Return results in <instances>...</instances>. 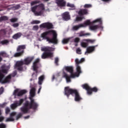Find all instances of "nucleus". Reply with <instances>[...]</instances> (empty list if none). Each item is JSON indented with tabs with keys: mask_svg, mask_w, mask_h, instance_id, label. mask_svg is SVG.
I'll list each match as a JSON object with an SVG mask.
<instances>
[{
	"mask_svg": "<svg viewBox=\"0 0 128 128\" xmlns=\"http://www.w3.org/2000/svg\"><path fill=\"white\" fill-rule=\"evenodd\" d=\"M84 8H92V4H86L84 5Z\"/></svg>",
	"mask_w": 128,
	"mask_h": 128,
	"instance_id": "nucleus-36",
	"label": "nucleus"
},
{
	"mask_svg": "<svg viewBox=\"0 0 128 128\" xmlns=\"http://www.w3.org/2000/svg\"><path fill=\"white\" fill-rule=\"evenodd\" d=\"M4 119V117L2 116H0V122H2L3 120Z\"/></svg>",
	"mask_w": 128,
	"mask_h": 128,
	"instance_id": "nucleus-45",
	"label": "nucleus"
},
{
	"mask_svg": "<svg viewBox=\"0 0 128 128\" xmlns=\"http://www.w3.org/2000/svg\"><path fill=\"white\" fill-rule=\"evenodd\" d=\"M58 34L56 31L50 30L42 34L41 38H42L43 40H46V41L48 42L56 44H58V38H56Z\"/></svg>",
	"mask_w": 128,
	"mask_h": 128,
	"instance_id": "nucleus-4",
	"label": "nucleus"
},
{
	"mask_svg": "<svg viewBox=\"0 0 128 128\" xmlns=\"http://www.w3.org/2000/svg\"><path fill=\"white\" fill-rule=\"evenodd\" d=\"M34 58V56L28 57L26 58L24 61H18L16 62L14 68L16 70H22V64H30V63L32 62Z\"/></svg>",
	"mask_w": 128,
	"mask_h": 128,
	"instance_id": "nucleus-9",
	"label": "nucleus"
},
{
	"mask_svg": "<svg viewBox=\"0 0 128 128\" xmlns=\"http://www.w3.org/2000/svg\"><path fill=\"white\" fill-rule=\"evenodd\" d=\"M10 68V65L6 66V65H3L2 66V71L0 70V82L2 84H6V82H10L12 77H14L16 76V72L15 71L12 74L8 75L5 79L4 75L3 74H8V70Z\"/></svg>",
	"mask_w": 128,
	"mask_h": 128,
	"instance_id": "nucleus-3",
	"label": "nucleus"
},
{
	"mask_svg": "<svg viewBox=\"0 0 128 128\" xmlns=\"http://www.w3.org/2000/svg\"><path fill=\"white\" fill-rule=\"evenodd\" d=\"M24 102V99H20L19 102H16L14 104H11V108L14 110L16 107L20 106Z\"/></svg>",
	"mask_w": 128,
	"mask_h": 128,
	"instance_id": "nucleus-17",
	"label": "nucleus"
},
{
	"mask_svg": "<svg viewBox=\"0 0 128 128\" xmlns=\"http://www.w3.org/2000/svg\"><path fill=\"white\" fill-rule=\"evenodd\" d=\"M96 46H90L86 48V51L85 52V54H92L93 52H94V48Z\"/></svg>",
	"mask_w": 128,
	"mask_h": 128,
	"instance_id": "nucleus-19",
	"label": "nucleus"
},
{
	"mask_svg": "<svg viewBox=\"0 0 128 128\" xmlns=\"http://www.w3.org/2000/svg\"><path fill=\"white\" fill-rule=\"evenodd\" d=\"M2 114V110H0V116Z\"/></svg>",
	"mask_w": 128,
	"mask_h": 128,
	"instance_id": "nucleus-50",
	"label": "nucleus"
},
{
	"mask_svg": "<svg viewBox=\"0 0 128 128\" xmlns=\"http://www.w3.org/2000/svg\"><path fill=\"white\" fill-rule=\"evenodd\" d=\"M62 18L64 20H68L70 18L68 12H65L62 15Z\"/></svg>",
	"mask_w": 128,
	"mask_h": 128,
	"instance_id": "nucleus-21",
	"label": "nucleus"
},
{
	"mask_svg": "<svg viewBox=\"0 0 128 128\" xmlns=\"http://www.w3.org/2000/svg\"><path fill=\"white\" fill-rule=\"evenodd\" d=\"M88 46V42H82L81 43V46H82V48H86Z\"/></svg>",
	"mask_w": 128,
	"mask_h": 128,
	"instance_id": "nucleus-30",
	"label": "nucleus"
},
{
	"mask_svg": "<svg viewBox=\"0 0 128 128\" xmlns=\"http://www.w3.org/2000/svg\"><path fill=\"white\" fill-rule=\"evenodd\" d=\"M40 62V58H37L33 63L32 68L34 70H36L40 66L38 62Z\"/></svg>",
	"mask_w": 128,
	"mask_h": 128,
	"instance_id": "nucleus-18",
	"label": "nucleus"
},
{
	"mask_svg": "<svg viewBox=\"0 0 128 128\" xmlns=\"http://www.w3.org/2000/svg\"><path fill=\"white\" fill-rule=\"evenodd\" d=\"M0 62H2V57L0 56Z\"/></svg>",
	"mask_w": 128,
	"mask_h": 128,
	"instance_id": "nucleus-51",
	"label": "nucleus"
},
{
	"mask_svg": "<svg viewBox=\"0 0 128 128\" xmlns=\"http://www.w3.org/2000/svg\"><path fill=\"white\" fill-rule=\"evenodd\" d=\"M40 28H48V30H50L52 28V24L50 22L43 23L40 24Z\"/></svg>",
	"mask_w": 128,
	"mask_h": 128,
	"instance_id": "nucleus-16",
	"label": "nucleus"
},
{
	"mask_svg": "<svg viewBox=\"0 0 128 128\" xmlns=\"http://www.w3.org/2000/svg\"><path fill=\"white\" fill-rule=\"evenodd\" d=\"M84 42H86L88 44H94L95 40H84Z\"/></svg>",
	"mask_w": 128,
	"mask_h": 128,
	"instance_id": "nucleus-28",
	"label": "nucleus"
},
{
	"mask_svg": "<svg viewBox=\"0 0 128 128\" xmlns=\"http://www.w3.org/2000/svg\"><path fill=\"white\" fill-rule=\"evenodd\" d=\"M64 94L68 98L70 96V94H72V96H74V100L76 102H80V100H82V98L80 96L78 90H72L70 88V87H66L64 88Z\"/></svg>",
	"mask_w": 128,
	"mask_h": 128,
	"instance_id": "nucleus-5",
	"label": "nucleus"
},
{
	"mask_svg": "<svg viewBox=\"0 0 128 128\" xmlns=\"http://www.w3.org/2000/svg\"><path fill=\"white\" fill-rule=\"evenodd\" d=\"M76 52L78 54H82V50H80V48H77L76 50Z\"/></svg>",
	"mask_w": 128,
	"mask_h": 128,
	"instance_id": "nucleus-32",
	"label": "nucleus"
},
{
	"mask_svg": "<svg viewBox=\"0 0 128 128\" xmlns=\"http://www.w3.org/2000/svg\"><path fill=\"white\" fill-rule=\"evenodd\" d=\"M9 42L8 40H4L3 41H2L0 42V44H8Z\"/></svg>",
	"mask_w": 128,
	"mask_h": 128,
	"instance_id": "nucleus-31",
	"label": "nucleus"
},
{
	"mask_svg": "<svg viewBox=\"0 0 128 128\" xmlns=\"http://www.w3.org/2000/svg\"><path fill=\"white\" fill-rule=\"evenodd\" d=\"M32 76L34 78V80H36V74H32Z\"/></svg>",
	"mask_w": 128,
	"mask_h": 128,
	"instance_id": "nucleus-44",
	"label": "nucleus"
},
{
	"mask_svg": "<svg viewBox=\"0 0 128 128\" xmlns=\"http://www.w3.org/2000/svg\"><path fill=\"white\" fill-rule=\"evenodd\" d=\"M82 88L87 90L88 94H92V92H98V88H96L95 87L92 88L88 84L82 85Z\"/></svg>",
	"mask_w": 128,
	"mask_h": 128,
	"instance_id": "nucleus-13",
	"label": "nucleus"
},
{
	"mask_svg": "<svg viewBox=\"0 0 128 128\" xmlns=\"http://www.w3.org/2000/svg\"><path fill=\"white\" fill-rule=\"evenodd\" d=\"M30 88H31V89L30 92L29 98L30 100V103H29L28 101H26L24 104V106L20 108V110L23 114H26L28 108H32L34 110H36L38 106V103L34 102V99H33V98L36 96V88L32 86H30Z\"/></svg>",
	"mask_w": 128,
	"mask_h": 128,
	"instance_id": "nucleus-2",
	"label": "nucleus"
},
{
	"mask_svg": "<svg viewBox=\"0 0 128 128\" xmlns=\"http://www.w3.org/2000/svg\"><path fill=\"white\" fill-rule=\"evenodd\" d=\"M90 33H87L85 34H80L79 36H90Z\"/></svg>",
	"mask_w": 128,
	"mask_h": 128,
	"instance_id": "nucleus-41",
	"label": "nucleus"
},
{
	"mask_svg": "<svg viewBox=\"0 0 128 128\" xmlns=\"http://www.w3.org/2000/svg\"><path fill=\"white\" fill-rule=\"evenodd\" d=\"M56 4L60 8H63V6H66V2L64 0H56Z\"/></svg>",
	"mask_w": 128,
	"mask_h": 128,
	"instance_id": "nucleus-20",
	"label": "nucleus"
},
{
	"mask_svg": "<svg viewBox=\"0 0 128 128\" xmlns=\"http://www.w3.org/2000/svg\"><path fill=\"white\" fill-rule=\"evenodd\" d=\"M92 24V22H90V20H86L84 24L73 26L72 30H80V28H86L89 24Z\"/></svg>",
	"mask_w": 128,
	"mask_h": 128,
	"instance_id": "nucleus-12",
	"label": "nucleus"
},
{
	"mask_svg": "<svg viewBox=\"0 0 128 128\" xmlns=\"http://www.w3.org/2000/svg\"><path fill=\"white\" fill-rule=\"evenodd\" d=\"M2 92H4V88L2 87L0 88V94H2Z\"/></svg>",
	"mask_w": 128,
	"mask_h": 128,
	"instance_id": "nucleus-43",
	"label": "nucleus"
},
{
	"mask_svg": "<svg viewBox=\"0 0 128 128\" xmlns=\"http://www.w3.org/2000/svg\"><path fill=\"white\" fill-rule=\"evenodd\" d=\"M40 24V21L38 20H34L31 22V24Z\"/></svg>",
	"mask_w": 128,
	"mask_h": 128,
	"instance_id": "nucleus-27",
	"label": "nucleus"
},
{
	"mask_svg": "<svg viewBox=\"0 0 128 128\" xmlns=\"http://www.w3.org/2000/svg\"><path fill=\"white\" fill-rule=\"evenodd\" d=\"M103 0V2H108V0Z\"/></svg>",
	"mask_w": 128,
	"mask_h": 128,
	"instance_id": "nucleus-49",
	"label": "nucleus"
},
{
	"mask_svg": "<svg viewBox=\"0 0 128 128\" xmlns=\"http://www.w3.org/2000/svg\"><path fill=\"white\" fill-rule=\"evenodd\" d=\"M10 21L11 22H16L18 21V18H12L10 20Z\"/></svg>",
	"mask_w": 128,
	"mask_h": 128,
	"instance_id": "nucleus-34",
	"label": "nucleus"
},
{
	"mask_svg": "<svg viewBox=\"0 0 128 128\" xmlns=\"http://www.w3.org/2000/svg\"><path fill=\"white\" fill-rule=\"evenodd\" d=\"M72 39V38H64L62 40V42L64 44H68V42H70V40Z\"/></svg>",
	"mask_w": 128,
	"mask_h": 128,
	"instance_id": "nucleus-25",
	"label": "nucleus"
},
{
	"mask_svg": "<svg viewBox=\"0 0 128 128\" xmlns=\"http://www.w3.org/2000/svg\"><path fill=\"white\" fill-rule=\"evenodd\" d=\"M22 114H24L19 113L16 116V112H12V113L10 114V116L9 118H8L6 120V122H14V120L16 119V120H18V118H22Z\"/></svg>",
	"mask_w": 128,
	"mask_h": 128,
	"instance_id": "nucleus-10",
	"label": "nucleus"
},
{
	"mask_svg": "<svg viewBox=\"0 0 128 128\" xmlns=\"http://www.w3.org/2000/svg\"><path fill=\"white\" fill-rule=\"evenodd\" d=\"M8 20V18L6 16H2L0 17V22H4V20Z\"/></svg>",
	"mask_w": 128,
	"mask_h": 128,
	"instance_id": "nucleus-24",
	"label": "nucleus"
},
{
	"mask_svg": "<svg viewBox=\"0 0 128 128\" xmlns=\"http://www.w3.org/2000/svg\"><path fill=\"white\" fill-rule=\"evenodd\" d=\"M22 36V34L20 33H17L15 34L13 36V38H14L15 40H17V38H20Z\"/></svg>",
	"mask_w": 128,
	"mask_h": 128,
	"instance_id": "nucleus-23",
	"label": "nucleus"
},
{
	"mask_svg": "<svg viewBox=\"0 0 128 128\" xmlns=\"http://www.w3.org/2000/svg\"><path fill=\"white\" fill-rule=\"evenodd\" d=\"M84 62V58H82L80 60L78 58L75 60L76 66V72L74 73V68L72 66H65L64 70H66L68 72H70V76L68 75L66 72H63V76L65 78L66 82H70V78H78L80 74H82V68L80 66V64H82Z\"/></svg>",
	"mask_w": 128,
	"mask_h": 128,
	"instance_id": "nucleus-1",
	"label": "nucleus"
},
{
	"mask_svg": "<svg viewBox=\"0 0 128 128\" xmlns=\"http://www.w3.org/2000/svg\"><path fill=\"white\" fill-rule=\"evenodd\" d=\"M78 42H80V38H76L74 40V42L78 43Z\"/></svg>",
	"mask_w": 128,
	"mask_h": 128,
	"instance_id": "nucleus-38",
	"label": "nucleus"
},
{
	"mask_svg": "<svg viewBox=\"0 0 128 128\" xmlns=\"http://www.w3.org/2000/svg\"><path fill=\"white\" fill-rule=\"evenodd\" d=\"M48 0H46V2H48Z\"/></svg>",
	"mask_w": 128,
	"mask_h": 128,
	"instance_id": "nucleus-54",
	"label": "nucleus"
},
{
	"mask_svg": "<svg viewBox=\"0 0 128 128\" xmlns=\"http://www.w3.org/2000/svg\"><path fill=\"white\" fill-rule=\"evenodd\" d=\"M90 22L91 23L89 24V28L90 30L96 31L98 30V28H100V30L104 28V26H102V20L101 18L96 19Z\"/></svg>",
	"mask_w": 128,
	"mask_h": 128,
	"instance_id": "nucleus-6",
	"label": "nucleus"
},
{
	"mask_svg": "<svg viewBox=\"0 0 128 128\" xmlns=\"http://www.w3.org/2000/svg\"><path fill=\"white\" fill-rule=\"evenodd\" d=\"M41 50L42 52H45L42 54V58L44 59V58H52V56H54V54H52V52H54V48H52V47H42L41 48Z\"/></svg>",
	"mask_w": 128,
	"mask_h": 128,
	"instance_id": "nucleus-8",
	"label": "nucleus"
},
{
	"mask_svg": "<svg viewBox=\"0 0 128 128\" xmlns=\"http://www.w3.org/2000/svg\"><path fill=\"white\" fill-rule=\"evenodd\" d=\"M67 6L68 8H74V4L68 2L67 4Z\"/></svg>",
	"mask_w": 128,
	"mask_h": 128,
	"instance_id": "nucleus-33",
	"label": "nucleus"
},
{
	"mask_svg": "<svg viewBox=\"0 0 128 128\" xmlns=\"http://www.w3.org/2000/svg\"><path fill=\"white\" fill-rule=\"evenodd\" d=\"M12 26L14 28H18V26H19V24L18 23H16V24H14Z\"/></svg>",
	"mask_w": 128,
	"mask_h": 128,
	"instance_id": "nucleus-40",
	"label": "nucleus"
},
{
	"mask_svg": "<svg viewBox=\"0 0 128 128\" xmlns=\"http://www.w3.org/2000/svg\"><path fill=\"white\" fill-rule=\"evenodd\" d=\"M38 40H40H40H40V39L39 38V39H38Z\"/></svg>",
	"mask_w": 128,
	"mask_h": 128,
	"instance_id": "nucleus-53",
	"label": "nucleus"
},
{
	"mask_svg": "<svg viewBox=\"0 0 128 128\" xmlns=\"http://www.w3.org/2000/svg\"><path fill=\"white\" fill-rule=\"evenodd\" d=\"M58 58H55V64L56 66H58Z\"/></svg>",
	"mask_w": 128,
	"mask_h": 128,
	"instance_id": "nucleus-42",
	"label": "nucleus"
},
{
	"mask_svg": "<svg viewBox=\"0 0 128 128\" xmlns=\"http://www.w3.org/2000/svg\"><path fill=\"white\" fill-rule=\"evenodd\" d=\"M40 90H42V86H40V88L38 90V94H40Z\"/></svg>",
	"mask_w": 128,
	"mask_h": 128,
	"instance_id": "nucleus-47",
	"label": "nucleus"
},
{
	"mask_svg": "<svg viewBox=\"0 0 128 128\" xmlns=\"http://www.w3.org/2000/svg\"><path fill=\"white\" fill-rule=\"evenodd\" d=\"M0 56H4V58H6L8 56V54L4 52H0Z\"/></svg>",
	"mask_w": 128,
	"mask_h": 128,
	"instance_id": "nucleus-26",
	"label": "nucleus"
},
{
	"mask_svg": "<svg viewBox=\"0 0 128 128\" xmlns=\"http://www.w3.org/2000/svg\"><path fill=\"white\" fill-rule=\"evenodd\" d=\"M56 76H54V75H53V76H52V80H54Z\"/></svg>",
	"mask_w": 128,
	"mask_h": 128,
	"instance_id": "nucleus-46",
	"label": "nucleus"
},
{
	"mask_svg": "<svg viewBox=\"0 0 128 128\" xmlns=\"http://www.w3.org/2000/svg\"><path fill=\"white\" fill-rule=\"evenodd\" d=\"M26 92V90H20V89H16L14 92V94L15 96V97L18 96H20L23 94H24Z\"/></svg>",
	"mask_w": 128,
	"mask_h": 128,
	"instance_id": "nucleus-15",
	"label": "nucleus"
},
{
	"mask_svg": "<svg viewBox=\"0 0 128 128\" xmlns=\"http://www.w3.org/2000/svg\"><path fill=\"white\" fill-rule=\"evenodd\" d=\"M31 10L36 16H42L46 8L44 4H40L39 5H36L31 8Z\"/></svg>",
	"mask_w": 128,
	"mask_h": 128,
	"instance_id": "nucleus-7",
	"label": "nucleus"
},
{
	"mask_svg": "<svg viewBox=\"0 0 128 128\" xmlns=\"http://www.w3.org/2000/svg\"><path fill=\"white\" fill-rule=\"evenodd\" d=\"M33 30H38V26H34Z\"/></svg>",
	"mask_w": 128,
	"mask_h": 128,
	"instance_id": "nucleus-37",
	"label": "nucleus"
},
{
	"mask_svg": "<svg viewBox=\"0 0 128 128\" xmlns=\"http://www.w3.org/2000/svg\"><path fill=\"white\" fill-rule=\"evenodd\" d=\"M10 112V108L8 107L6 108V114H8V112Z\"/></svg>",
	"mask_w": 128,
	"mask_h": 128,
	"instance_id": "nucleus-35",
	"label": "nucleus"
},
{
	"mask_svg": "<svg viewBox=\"0 0 128 128\" xmlns=\"http://www.w3.org/2000/svg\"><path fill=\"white\" fill-rule=\"evenodd\" d=\"M44 76H42L38 78V84H42V80H44Z\"/></svg>",
	"mask_w": 128,
	"mask_h": 128,
	"instance_id": "nucleus-22",
	"label": "nucleus"
},
{
	"mask_svg": "<svg viewBox=\"0 0 128 128\" xmlns=\"http://www.w3.org/2000/svg\"><path fill=\"white\" fill-rule=\"evenodd\" d=\"M40 2L38 0L33 1L31 2L30 6H34V4H40Z\"/></svg>",
	"mask_w": 128,
	"mask_h": 128,
	"instance_id": "nucleus-29",
	"label": "nucleus"
},
{
	"mask_svg": "<svg viewBox=\"0 0 128 128\" xmlns=\"http://www.w3.org/2000/svg\"><path fill=\"white\" fill-rule=\"evenodd\" d=\"M30 118V116H26L24 117V118Z\"/></svg>",
	"mask_w": 128,
	"mask_h": 128,
	"instance_id": "nucleus-48",
	"label": "nucleus"
},
{
	"mask_svg": "<svg viewBox=\"0 0 128 128\" xmlns=\"http://www.w3.org/2000/svg\"><path fill=\"white\" fill-rule=\"evenodd\" d=\"M24 48H26V46H19L17 48V52H18L16 53L14 56V58H17V56H20L24 54Z\"/></svg>",
	"mask_w": 128,
	"mask_h": 128,
	"instance_id": "nucleus-14",
	"label": "nucleus"
},
{
	"mask_svg": "<svg viewBox=\"0 0 128 128\" xmlns=\"http://www.w3.org/2000/svg\"><path fill=\"white\" fill-rule=\"evenodd\" d=\"M76 46H78V44H76Z\"/></svg>",
	"mask_w": 128,
	"mask_h": 128,
	"instance_id": "nucleus-55",
	"label": "nucleus"
},
{
	"mask_svg": "<svg viewBox=\"0 0 128 128\" xmlns=\"http://www.w3.org/2000/svg\"><path fill=\"white\" fill-rule=\"evenodd\" d=\"M88 10L86 9H81L78 12V14L80 16H77L74 20V22H80L82 20V18H84V14H88Z\"/></svg>",
	"mask_w": 128,
	"mask_h": 128,
	"instance_id": "nucleus-11",
	"label": "nucleus"
},
{
	"mask_svg": "<svg viewBox=\"0 0 128 128\" xmlns=\"http://www.w3.org/2000/svg\"><path fill=\"white\" fill-rule=\"evenodd\" d=\"M0 128H6V124H0Z\"/></svg>",
	"mask_w": 128,
	"mask_h": 128,
	"instance_id": "nucleus-39",
	"label": "nucleus"
},
{
	"mask_svg": "<svg viewBox=\"0 0 128 128\" xmlns=\"http://www.w3.org/2000/svg\"><path fill=\"white\" fill-rule=\"evenodd\" d=\"M46 12H49L48 10H46Z\"/></svg>",
	"mask_w": 128,
	"mask_h": 128,
	"instance_id": "nucleus-52",
	"label": "nucleus"
}]
</instances>
